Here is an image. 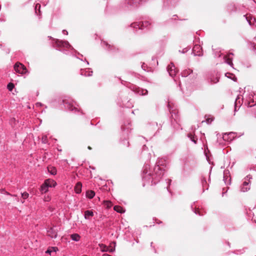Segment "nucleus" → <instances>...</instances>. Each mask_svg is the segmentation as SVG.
Masks as SVG:
<instances>
[{
  "label": "nucleus",
  "instance_id": "1",
  "mask_svg": "<svg viewBox=\"0 0 256 256\" xmlns=\"http://www.w3.org/2000/svg\"><path fill=\"white\" fill-rule=\"evenodd\" d=\"M167 167V162L165 158H158L152 173L148 172V164H145L143 168L142 179L144 182H151L152 185L156 184L162 178Z\"/></svg>",
  "mask_w": 256,
  "mask_h": 256
},
{
  "label": "nucleus",
  "instance_id": "2",
  "mask_svg": "<svg viewBox=\"0 0 256 256\" xmlns=\"http://www.w3.org/2000/svg\"><path fill=\"white\" fill-rule=\"evenodd\" d=\"M168 107L171 114L170 120L172 126L176 130L182 129L180 124V116L178 114V110L176 107L170 102H168Z\"/></svg>",
  "mask_w": 256,
  "mask_h": 256
},
{
  "label": "nucleus",
  "instance_id": "3",
  "mask_svg": "<svg viewBox=\"0 0 256 256\" xmlns=\"http://www.w3.org/2000/svg\"><path fill=\"white\" fill-rule=\"evenodd\" d=\"M149 1L150 0H124L120 3V6L124 10H132Z\"/></svg>",
  "mask_w": 256,
  "mask_h": 256
},
{
  "label": "nucleus",
  "instance_id": "4",
  "mask_svg": "<svg viewBox=\"0 0 256 256\" xmlns=\"http://www.w3.org/2000/svg\"><path fill=\"white\" fill-rule=\"evenodd\" d=\"M130 26L136 30V32L137 30L144 29V28H152V21L146 20L142 22H136L131 24Z\"/></svg>",
  "mask_w": 256,
  "mask_h": 256
},
{
  "label": "nucleus",
  "instance_id": "5",
  "mask_svg": "<svg viewBox=\"0 0 256 256\" xmlns=\"http://www.w3.org/2000/svg\"><path fill=\"white\" fill-rule=\"evenodd\" d=\"M252 179V176L250 174L246 176L244 178V181L240 186L241 192H246L250 190V180Z\"/></svg>",
  "mask_w": 256,
  "mask_h": 256
},
{
  "label": "nucleus",
  "instance_id": "6",
  "mask_svg": "<svg viewBox=\"0 0 256 256\" xmlns=\"http://www.w3.org/2000/svg\"><path fill=\"white\" fill-rule=\"evenodd\" d=\"M101 44L105 50L112 53H116L119 51L118 48L116 47L114 45L108 44L106 42L102 41Z\"/></svg>",
  "mask_w": 256,
  "mask_h": 256
},
{
  "label": "nucleus",
  "instance_id": "7",
  "mask_svg": "<svg viewBox=\"0 0 256 256\" xmlns=\"http://www.w3.org/2000/svg\"><path fill=\"white\" fill-rule=\"evenodd\" d=\"M14 70L16 72L20 74H25L28 72L26 67L20 62H16L14 65Z\"/></svg>",
  "mask_w": 256,
  "mask_h": 256
},
{
  "label": "nucleus",
  "instance_id": "8",
  "mask_svg": "<svg viewBox=\"0 0 256 256\" xmlns=\"http://www.w3.org/2000/svg\"><path fill=\"white\" fill-rule=\"evenodd\" d=\"M220 78V74L218 72L212 73L208 78V82L210 84H213L218 82Z\"/></svg>",
  "mask_w": 256,
  "mask_h": 256
},
{
  "label": "nucleus",
  "instance_id": "9",
  "mask_svg": "<svg viewBox=\"0 0 256 256\" xmlns=\"http://www.w3.org/2000/svg\"><path fill=\"white\" fill-rule=\"evenodd\" d=\"M62 104L67 110L70 111H74V110L75 112L78 111L77 108L74 107L72 104V101L71 100L64 99L62 100Z\"/></svg>",
  "mask_w": 256,
  "mask_h": 256
},
{
  "label": "nucleus",
  "instance_id": "10",
  "mask_svg": "<svg viewBox=\"0 0 256 256\" xmlns=\"http://www.w3.org/2000/svg\"><path fill=\"white\" fill-rule=\"evenodd\" d=\"M55 46L60 48H72V46L70 45L68 42L59 40H55Z\"/></svg>",
  "mask_w": 256,
  "mask_h": 256
},
{
  "label": "nucleus",
  "instance_id": "11",
  "mask_svg": "<svg viewBox=\"0 0 256 256\" xmlns=\"http://www.w3.org/2000/svg\"><path fill=\"white\" fill-rule=\"evenodd\" d=\"M130 88L136 93H137L140 95H146L148 92L146 90L141 89L140 88L137 87L135 85H132Z\"/></svg>",
  "mask_w": 256,
  "mask_h": 256
},
{
  "label": "nucleus",
  "instance_id": "12",
  "mask_svg": "<svg viewBox=\"0 0 256 256\" xmlns=\"http://www.w3.org/2000/svg\"><path fill=\"white\" fill-rule=\"evenodd\" d=\"M167 70L170 76L172 77H174L178 72V70L173 63H170V64L168 66Z\"/></svg>",
  "mask_w": 256,
  "mask_h": 256
},
{
  "label": "nucleus",
  "instance_id": "13",
  "mask_svg": "<svg viewBox=\"0 0 256 256\" xmlns=\"http://www.w3.org/2000/svg\"><path fill=\"white\" fill-rule=\"evenodd\" d=\"M192 53L194 56H202V48L199 44H195L192 48Z\"/></svg>",
  "mask_w": 256,
  "mask_h": 256
},
{
  "label": "nucleus",
  "instance_id": "14",
  "mask_svg": "<svg viewBox=\"0 0 256 256\" xmlns=\"http://www.w3.org/2000/svg\"><path fill=\"white\" fill-rule=\"evenodd\" d=\"M236 134L234 132H230L228 134H224L222 136V139L224 141L231 142L235 137Z\"/></svg>",
  "mask_w": 256,
  "mask_h": 256
},
{
  "label": "nucleus",
  "instance_id": "15",
  "mask_svg": "<svg viewBox=\"0 0 256 256\" xmlns=\"http://www.w3.org/2000/svg\"><path fill=\"white\" fill-rule=\"evenodd\" d=\"M234 55V54L232 52H229L228 54L224 56L225 62L230 66L232 67L234 64L232 62V58L230 57V56Z\"/></svg>",
  "mask_w": 256,
  "mask_h": 256
},
{
  "label": "nucleus",
  "instance_id": "16",
  "mask_svg": "<svg viewBox=\"0 0 256 256\" xmlns=\"http://www.w3.org/2000/svg\"><path fill=\"white\" fill-rule=\"evenodd\" d=\"M242 100V96H238L234 102V112L237 111L239 109L242 105L241 101Z\"/></svg>",
  "mask_w": 256,
  "mask_h": 256
},
{
  "label": "nucleus",
  "instance_id": "17",
  "mask_svg": "<svg viewBox=\"0 0 256 256\" xmlns=\"http://www.w3.org/2000/svg\"><path fill=\"white\" fill-rule=\"evenodd\" d=\"M48 234L51 238H56L57 237V232L54 227L50 228L47 230Z\"/></svg>",
  "mask_w": 256,
  "mask_h": 256
},
{
  "label": "nucleus",
  "instance_id": "18",
  "mask_svg": "<svg viewBox=\"0 0 256 256\" xmlns=\"http://www.w3.org/2000/svg\"><path fill=\"white\" fill-rule=\"evenodd\" d=\"M44 182L46 183V184L48 185L49 188H54L56 186V181L52 179H47L45 180Z\"/></svg>",
  "mask_w": 256,
  "mask_h": 256
},
{
  "label": "nucleus",
  "instance_id": "19",
  "mask_svg": "<svg viewBox=\"0 0 256 256\" xmlns=\"http://www.w3.org/2000/svg\"><path fill=\"white\" fill-rule=\"evenodd\" d=\"M99 246L101 249V251L102 252H112L114 250H114L112 248L110 249V248L106 246L105 244H99Z\"/></svg>",
  "mask_w": 256,
  "mask_h": 256
},
{
  "label": "nucleus",
  "instance_id": "20",
  "mask_svg": "<svg viewBox=\"0 0 256 256\" xmlns=\"http://www.w3.org/2000/svg\"><path fill=\"white\" fill-rule=\"evenodd\" d=\"M94 216V214L92 210H87L84 212V217L86 220H90Z\"/></svg>",
  "mask_w": 256,
  "mask_h": 256
},
{
  "label": "nucleus",
  "instance_id": "21",
  "mask_svg": "<svg viewBox=\"0 0 256 256\" xmlns=\"http://www.w3.org/2000/svg\"><path fill=\"white\" fill-rule=\"evenodd\" d=\"M80 74L85 76H90L92 74V71L90 70L89 68L82 70Z\"/></svg>",
  "mask_w": 256,
  "mask_h": 256
},
{
  "label": "nucleus",
  "instance_id": "22",
  "mask_svg": "<svg viewBox=\"0 0 256 256\" xmlns=\"http://www.w3.org/2000/svg\"><path fill=\"white\" fill-rule=\"evenodd\" d=\"M58 250V248L57 247H49L45 252L51 256L52 253H56Z\"/></svg>",
  "mask_w": 256,
  "mask_h": 256
},
{
  "label": "nucleus",
  "instance_id": "23",
  "mask_svg": "<svg viewBox=\"0 0 256 256\" xmlns=\"http://www.w3.org/2000/svg\"><path fill=\"white\" fill-rule=\"evenodd\" d=\"M47 168H48V172H50L51 174L54 175V176L56 174L57 170L55 167L52 166H48Z\"/></svg>",
  "mask_w": 256,
  "mask_h": 256
},
{
  "label": "nucleus",
  "instance_id": "24",
  "mask_svg": "<svg viewBox=\"0 0 256 256\" xmlns=\"http://www.w3.org/2000/svg\"><path fill=\"white\" fill-rule=\"evenodd\" d=\"M82 184L80 182H77L74 186V191L76 194H80L82 192Z\"/></svg>",
  "mask_w": 256,
  "mask_h": 256
},
{
  "label": "nucleus",
  "instance_id": "25",
  "mask_svg": "<svg viewBox=\"0 0 256 256\" xmlns=\"http://www.w3.org/2000/svg\"><path fill=\"white\" fill-rule=\"evenodd\" d=\"M46 183H44L41 186L40 191L42 194L46 193L48 190L49 187L46 184Z\"/></svg>",
  "mask_w": 256,
  "mask_h": 256
},
{
  "label": "nucleus",
  "instance_id": "26",
  "mask_svg": "<svg viewBox=\"0 0 256 256\" xmlns=\"http://www.w3.org/2000/svg\"><path fill=\"white\" fill-rule=\"evenodd\" d=\"M201 183L204 190H208V184L206 178L205 177H202L201 178Z\"/></svg>",
  "mask_w": 256,
  "mask_h": 256
},
{
  "label": "nucleus",
  "instance_id": "27",
  "mask_svg": "<svg viewBox=\"0 0 256 256\" xmlns=\"http://www.w3.org/2000/svg\"><path fill=\"white\" fill-rule=\"evenodd\" d=\"M244 17L245 18L248 22L250 26H252L254 24V19L250 16H248L246 15H244Z\"/></svg>",
  "mask_w": 256,
  "mask_h": 256
},
{
  "label": "nucleus",
  "instance_id": "28",
  "mask_svg": "<svg viewBox=\"0 0 256 256\" xmlns=\"http://www.w3.org/2000/svg\"><path fill=\"white\" fill-rule=\"evenodd\" d=\"M70 238L74 242H78L80 239V236L78 234H73L70 235Z\"/></svg>",
  "mask_w": 256,
  "mask_h": 256
},
{
  "label": "nucleus",
  "instance_id": "29",
  "mask_svg": "<svg viewBox=\"0 0 256 256\" xmlns=\"http://www.w3.org/2000/svg\"><path fill=\"white\" fill-rule=\"evenodd\" d=\"M95 196V192L92 190H88L86 192V196L90 198H92Z\"/></svg>",
  "mask_w": 256,
  "mask_h": 256
},
{
  "label": "nucleus",
  "instance_id": "30",
  "mask_svg": "<svg viewBox=\"0 0 256 256\" xmlns=\"http://www.w3.org/2000/svg\"><path fill=\"white\" fill-rule=\"evenodd\" d=\"M114 209L115 211L120 214H122L125 212L124 208L120 206H115Z\"/></svg>",
  "mask_w": 256,
  "mask_h": 256
},
{
  "label": "nucleus",
  "instance_id": "31",
  "mask_svg": "<svg viewBox=\"0 0 256 256\" xmlns=\"http://www.w3.org/2000/svg\"><path fill=\"white\" fill-rule=\"evenodd\" d=\"M192 72V70L190 69L185 70L182 72V76L186 77Z\"/></svg>",
  "mask_w": 256,
  "mask_h": 256
},
{
  "label": "nucleus",
  "instance_id": "32",
  "mask_svg": "<svg viewBox=\"0 0 256 256\" xmlns=\"http://www.w3.org/2000/svg\"><path fill=\"white\" fill-rule=\"evenodd\" d=\"M188 137L190 140L194 144H196L197 143V138H196L194 135L192 134H188Z\"/></svg>",
  "mask_w": 256,
  "mask_h": 256
},
{
  "label": "nucleus",
  "instance_id": "33",
  "mask_svg": "<svg viewBox=\"0 0 256 256\" xmlns=\"http://www.w3.org/2000/svg\"><path fill=\"white\" fill-rule=\"evenodd\" d=\"M191 208L192 211L196 214L199 216H203L204 214L201 212L199 208H194L193 206H191Z\"/></svg>",
  "mask_w": 256,
  "mask_h": 256
},
{
  "label": "nucleus",
  "instance_id": "34",
  "mask_svg": "<svg viewBox=\"0 0 256 256\" xmlns=\"http://www.w3.org/2000/svg\"><path fill=\"white\" fill-rule=\"evenodd\" d=\"M122 105L124 106H126L128 108H130L133 106L132 104L130 101L128 100L126 103H125L124 101H122Z\"/></svg>",
  "mask_w": 256,
  "mask_h": 256
},
{
  "label": "nucleus",
  "instance_id": "35",
  "mask_svg": "<svg viewBox=\"0 0 256 256\" xmlns=\"http://www.w3.org/2000/svg\"><path fill=\"white\" fill-rule=\"evenodd\" d=\"M168 3L171 6H174L176 5L178 0H166Z\"/></svg>",
  "mask_w": 256,
  "mask_h": 256
},
{
  "label": "nucleus",
  "instance_id": "36",
  "mask_svg": "<svg viewBox=\"0 0 256 256\" xmlns=\"http://www.w3.org/2000/svg\"><path fill=\"white\" fill-rule=\"evenodd\" d=\"M229 174V170H225L224 172V180L225 181V183H226V179L228 178V175Z\"/></svg>",
  "mask_w": 256,
  "mask_h": 256
},
{
  "label": "nucleus",
  "instance_id": "37",
  "mask_svg": "<svg viewBox=\"0 0 256 256\" xmlns=\"http://www.w3.org/2000/svg\"><path fill=\"white\" fill-rule=\"evenodd\" d=\"M40 4H36L35 8H34L35 12L36 14H38V12L40 14Z\"/></svg>",
  "mask_w": 256,
  "mask_h": 256
},
{
  "label": "nucleus",
  "instance_id": "38",
  "mask_svg": "<svg viewBox=\"0 0 256 256\" xmlns=\"http://www.w3.org/2000/svg\"><path fill=\"white\" fill-rule=\"evenodd\" d=\"M14 84L10 82L7 85V88L9 91L11 92L13 88H14Z\"/></svg>",
  "mask_w": 256,
  "mask_h": 256
},
{
  "label": "nucleus",
  "instance_id": "39",
  "mask_svg": "<svg viewBox=\"0 0 256 256\" xmlns=\"http://www.w3.org/2000/svg\"><path fill=\"white\" fill-rule=\"evenodd\" d=\"M42 142L43 144H47L48 142V136L46 135H44L42 136Z\"/></svg>",
  "mask_w": 256,
  "mask_h": 256
},
{
  "label": "nucleus",
  "instance_id": "40",
  "mask_svg": "<svg viewBox=\"0 0 256 256\" xmlns=\"http://www.w3.org/2000/svg\"><path fill=\"white\" fill-rule=\"evenodd\" d=\"M22 198L26 200L28 198L29 194L27 192H24L21 194Z\"/></svg>",
  "mask_w": 256,
  "mask_h": 256
},
{
  "label": "nucleus",
  "instance_id": "41",
  "mask_svg": "<svg viewBox=\"0 0 256 256\" xmlns=\"http://www.w3.org/2000/svg\"><path fill=\"white\" fill-rule=\"evenodd\" d=\"M122 134L124 136L126 134H128V132H130L128 129L126 130V129L125 128V127L124 126H122Z\"/></svg>",
  "mask_w": 256,
  "mask_h": 256
},
{
  "label": "nucleus",
  "instance_id": "42",
  "mask_svg": "<svg viewBox=\"0 0 256 256\" xmlns=\"http://www.w3.org/2000/svg\"><path fill=\"white\" fill-rule=\"evenodd\" d=\"M213 121V119L212 118H206V122L207 124H210L211 122Z\"/></svg>",
  "mask_w": 256,
  "mask_h": 256
},
{
  "label": "nucleus",
  "instance_id": "43",
  "mask_svg": "<svg viewBox=\"0 0 256 256\" xmlns=\"http://www.w3.org/2000/svg\"><path fill=\"white\" fill-rule=\"evenodd\" d=\"M122 142L123 144L124 145H126V146H128V144H129V142H128L126 140H122Z\"/></svg>",
  "mask_w": 256,
  "mask_h": 256
},
{
  "label": "nucleus",
  "instance_id": "44",
  "mask_svg": "<svg viewBox=\"0 0 256 256\" xmlns=\"http://www.w3.org/2000/svg\"><path fill=\"white\" fill-rule=\"evenodd\" d=\"M2 193H4V194H6L9 195V196L10 195V193H9L8 192L4 190H2Z\"/></svg>",
  "mask_w": 256,
  "mask_h": 256
},
{
  "label": "nucleus",
  "instance_id": "45",
  "mask_svg": "<svg viewBox=\"0 0 256 256\" xmlns=\"http://www.w3.org/2000/svg\"><path fill=\"white\" fill-rule=\"evenodd\" d=\"M230 74H230V73H228V72H227V73H226V74H225L226 76V77L228 78H231L230 77V76H229V75H230Z\"/></svg>",
  "mask_w": 256,
  "mask_h": 256
},
{
  "label": "nucleus",
  "instance_id": "46",
  "mask_svg": "<svg viewBox=\"0 0 256 256\" xmlns=\"http://www.w3.org/2000/svg\"><path fill=\"white\" fill-rule=\"evenodd\" d=\"M62 33L64 34H68V32L66 30H62Z\"/></svg>",
  "mask_w": 256,
  "mask_h": 256
},
{
  "label": "nucleus",
  "instance_id": "47",
  "mask_svg": "<svg viewBox=\"0 0 256 256\" xmlns=\"http://www.w3.org/2000/svg\"><path fill=\"white\" fill-rule=\"evenodd\" d=\"M187 51H188V50L186 48H184V50H182V52L184 54V53L186 52Z\"/></svg>",
  "mask_w": 256,
  "mask_h": 256
},
{
  "label": "nucleus",
  "instance_id": "48",
  "mask_svg": "<svg viewBox=\"0 0 256 256\" xmlns=\"http://www.w3.org/2000/svg\"><path fill=\"white\" fill-rule=\"evenodd\" d=\"M102 256H111L108 254H103L102 255Z\"/></svg>",
  "mask_w": 256,
  "mask_h": 256
},
{
  "label": "nucleus",
  "instance_id": "49",
  "mask_svg": "<svg viewBox=\"0 0 256 256\" xmlns=\"http://www.w3.org/2000/svg\"><path fill=\"white\" fill-rule=\"evenodd\" d=\"M60 50V51L63 50L64 53H65L66 54H67V53L66 52V50Z\"/></svg>",
  "mask_w": 256,
  "mask_h": 256
},
{
  "label": "nucleus",
  "instance_id": "50",
  "mask_svg": "<svg viewBox=\"0 0 256 256\" xmlns=\"http://www.w3.org/2000/svg\"><path fill=\"white\" fill-rule=\"evenodd\" d=\"M84 61H86V62L87 64H89V62H88V61H87V60H86V58L84 59Z\"/></svg>",
  "mask_w": 256,
  "mask_h": 256
},
{
  "label": "nucleus",
  "instance_id": "51",
  "mask_svg": "<svg viewBox=\"0 0 256 256\" xmlns=\"http://www.w3.org/2000/svg\"><path fill=\"white\" fill-rule=\"evenodd\" d=\"M10 196H14V197L16 196V195L12 194H10Z\"/></svg>",
  "mask_w": 256,
  "mask_h": 256
},
{
  "label": "nucleus",
  "instance_id": "52",
  "mask_svg": "<svg viewBox=\"0 0 256 256\" xmlns=\"http://www.w3.org/2000/svg\"><path fill=\"white\" fill-rule=\"evenodd\" d=\"M88 150H91V149H92V148H91V147H90V146H88Z\"/></svg>",
  "mask_w": 256,
  "mask_h": 256
},
{
  "label": "nucleus",
  "instance_id": "53",
  "mask_svg": "<svg viewBox=\"0 0 256 256\" xmlns=\"http://www.w3.org/2000/svg\"><path fill=\"white\" fill-rule=\"evenodd\" d=\"M152 244H153V242H151V244H150V246H152Z\"/></svg>",
  "mask_w": 256,
  "mask_h": 256
},
{
  "label": "nucleus",
  "instance_id": "54",
  "mask_svg": "<svg viewBox=\"0 0 256 256\" xmlns=\"http://www.w3.org/2000/svg\"><path fill=\"white\" fill-rule=\"evenodd\" d=\"M218 57H220L221 56V54H218Z\"/></svg>",
  "mask_w": 256,
  "mask_h": 256
},
{
  "label": "nucleus",
  "instance_id": "55",
  "mask_svg": "<svg viewBox=\"0 0 256 256\" xmlns=\"http://www.w3.org/2000/svg\"><path fill=\"white\" fill-rule=\"evenodd\" d=\"M253 0L256 4V0Z\"/></svg>",
  "mask_w": 256,
  "mask_h": 256
},
{
  "label": "nucleus",
  "instance_id": "56",
  "mask_svg": "<svg viewBox=\"0 0 256 256\" xmlns=\"http://www.w3.org/2000/svg\"><path fill=\"white\" fill-rule=\"evenodd\" d=\"M58 150L62 151V150L60 149Z\"/></svg>",
  "mask_w": 256,
  "mask_h": 256
}]
</instances>
